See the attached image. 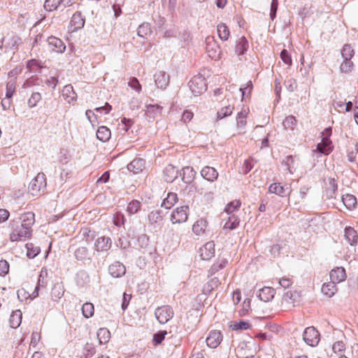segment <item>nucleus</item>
Listing matches in <instances>:
<instances>
[{
  "mask_svg": "<svg viewBox=\"0 0 358 358\" xmlns=\"http://www.w3.org/2000/svg\"><path fill=\"white\" fill-rule=\"evenodd\" d=\"M62 96L69 103L74 102L77 99V94L74 92L71 85L64 86L62 90Z\"/></svg>",
  "mask_w": 358,
  "mask_h": 358,
  "instance_id": "25",
  "label": "nucleus"
},
{
  "mask_svg": "<svg viewBox=\"0 0 358 358\" xmlns=\"http://www.w3.org/2000/svg\"><path fill=\"white\" fill-rule=\"evenodd\" d=\"M48 275V269L45 267H43L38 275V283L35 287L34 291L32 292L31 295L33 299L38 296V289L40 287L45 288L47 286Z\"/></svg>",
  "mask_w": 358,
  "mask_h": 358,
  "instance_id": "10",
  "label": "nucleus"
},
{
  "mask_svg": "<svg viewBox=\"0 0 358 358\" xmlns=\"http://www.w3.org/2000/svg\"><path fill=\"white\" fill-rule=\"evenodd\" d=\"M149 238L145 234L140 235L137 238V245L141 248H146L148 246Z\"/></svg>",
  "mask_w": 358,
  "mask_h": 358,
  "instance_id": "57",
  "label": "nucleus"
},
{
  "mask_svg": "<svg viewBox=\"0 0 358 358\" xmlns=\"http://www.w3.org/2000/svg\"><path fill=\"white\" fill-rule=\"evenodd\" d=\"M285 85L287 90L289 92H294L297 87L295 80L289 78L285 81Z\"/></svg>",
  "mask_w": 358,
  "mask_h": 358,
  "instance_id": "64",
  "label": "nucleus"
},
{
  "mask_svg": "<svg viewBox=\"0 0 358 358\" xmlns=\"http://www.w3.org/2000/svg\"><path fill=\"white\" fill-rule=\"evenodd\" d=\"M155 315L160 324H166L173 317V310L170 306H163L155 309Z\"/></svg>",
  "mask_w": 358,
  "mask_h": 358,
  "instance_id": "5",
  "label": "nucleus"
},
{
  "mask_svg": "<svg viewBox=\"0 0 358 358\" xmlns=\"http://www.w3.org/2000/svg\"><path fill=\"white\" fill-rule=\"evenodd\" d=\"M156 85L161 89H165L169 83V76L164 71L157 72L155 76Z\"/></svg>",
  "mask_w": 358,
  "mask_h": 358,
  "instance_id": "14",
  "label": "nucleus"
},
{
  "mask_svg": "<svg viewBox=\"0 0 358 358\" xmlns=\"http://www.w3.org/2000/svg\"><path fill=\"white\" fill-rule=\"evenodd\" d=\"M167 334L166 331H159L153 336V342L155 345L160 344L164 339L166 335Z\"/></svg>",
  "mask_w": 358,
  "mask_h": 358,
  "instance_id": "58",
  "label": "nucleus"
},
{
  "mask_svg": "<svg viewBox=\"0 0 358 358\" xmlns=\"http://www.w3.org/2000/svg\"><path fill=\"white\" fill-rule=\"evenodd\" d=\"M325 133L327 136L323 138L322 143L317 144L316 150H313V152L317 151L321 154L327 155L332 151L331 141L329 138L331 133V129L327 128Z\"/></svg>",
  "mask_w": 358,
  "mask_h": 358,
  "instance_id": "8",
  "label": "nucleus"
},
{
  "mask_svg": "<svg viewBox=\"0 0 358 358\" xmlns=\"http://www.w3.org/2000/svg\"><path fill=\"white\" fill-rule=\"evenodd\" d=\"M201 176L209 182H214L217 179L218 172L215 168L206 166L201 169Z\"/></svg>",
  "mask_w": 358,
  "mask_h": 358,
  "instance_id": "18",
  "label": "nucleus"
},
{
  "mask_svg": "<svg viewBox=\"0 0 358 358\" xmlns=\"http://www.w3.org/2000/svg\"><path fill=\"white\" fill-rule=\"evenodd\" d=\"M141 202L137 200L131 201L127 206V211L130 215L136 213L141 208Z\"/></svg>",
  "mask_w": 358,
  "mask_h": 358,
  "instance_id": "49",
  "label": "nucleus"
},
{
  "mask_svg": "<svg viewBox=\"0 0 358 358\" xmlns=\"http://www.w3.org/2000/svg\"><path fill=\"white\" fill-rule=\"evenodd\" d=\"M96 352L95 348L91 343H87L84 348V355L86 358L92 357Z\"/></svg>",
  "mask_w": 358,
  "mask_h": 358,
  "instance_id": "59",
  "label": "nucleus"
},
{
  "mask_svg": "<svg viewBox=\"0 0 358 358\" xmlns=\"http://www.w3.org/2000/svg\"><path fill=\"white\" fill-rule=\"evenodd\" d=\"M303 339L307 345L315 347L320 341V334L315 327H309L304 330Z\"/></svg>",
  "mask_w": 358,
  "mask_h": 358,
  "instance_id": "7",
  "label": "nucleus"
},
{
  "mask_svg": "<svg viewBox=\"0 0 358 358\" xmlns=\"http://www.w3.org/2000/svg\"><path fill=\"white\" fill-rule=\"evenodd\" d=\"M74 256L78 261H91L92 257L89 250L86 247H78L74 252Z\"/></svg>",
  "mask_w": 358,
  "mask_h": 358,
  "instance_id": "23",
  "label": "nucleus"
},
{
  "mask_svg": "<svg viewBox=\"0 0 358 358\" xmlns=\"http://www.w3.org/2000/svg\"><path fill=\"white\" fill-rule=\"evenodd\" d=\"M345 238L350 245H355L357 243V232L351 227L345 228Z\"/></svg>",
  "mask_w": 358,
  "mask_h": 358,
  "instance_id": "26",
  "label": "nucleus"
},
{
  "mask_svg": "<svg viewBox=\"0 0 358 358\" xmlns=\"http://www.w3.org/2000/svg\"><path fill=\"white\" fill-rule=\"evenodd\" d=\"M275 289L271 287H264L260 289L257 296L261 301L268 302L271 301L275 295Z\"/></svg>",
  "mask_w": 358,
  "mask_h": 358,
  "instance_id": "22",
  "label": "nucleus"
},
{
  "mask_svg": "<svg viewBox=\"0 0 358 358\" xmlns=\"http://www.w3.org/2000/svg\"><path fill=\"white\" fill-rule=\"evenodd\" d=\"M64 293V287L62 284L56 283L54 285L51 291L52 299L55 301H58L62 297Z\"/></svg>",
  "mask_w": 358,
  "mask_h": 358,
  "instance_id": "35",
  "label": "nucleus"
},
{
  "mask_svg": "<svg viewBox=\"0 0 358 358\" xmlns=\"http://www.w3.org/2000/svg\"><path fill=\"white\" fill-rule=\"evenodd\" d=\"M189 208L183 206L175 209L171 215V221L173 224L185 222L188 217Z\"/></svg>",
  "mask_w": 358,
  "mask_h": 358,
  "instance_id": "9",
  "label": "nucleus"
},
{
  "mask_svg": "<svg viewBox=\"0 0 358 358\" xmlns=\"http://www.w3.org/2000/svg\"><path fill=\"white\" fill-rule=\"evenodd\" d=\"M234 110V106L228 104L221 108L217 113V120H221L231 115Z\"/></svg>",
  "mask_w": 358,
  "mask_h": 358,
  "instance_id": "39",
  "label": "nucleus"
},
{
  "mask_svg": "<svg viewBox=\"0 0 358 358\" xmlns=\"http://www.w3.org/2000/svg\"><path fill=\"white\" fill-rule=\"evenodd\" d=\"M41 100V95L39 92H33L28 100V106L34 108Z\"/></svg>",
  "mask_w": 358,
  "mask_h": 358,
  "instance_id": "56",
  "label": "nucleus"
},
{
  "mask_svg": "<svg viewBox=\"0 0 358 358\" xmlns=\"http://www.w3.org/2000/svg\"><path fill=\"white\" fill-rule=\"evenodd\" d=\"M178 176V170L171 164L166 166L164 171V178L166 182H172Z\"/></svg>",
  "mask_w": 358,
  "mask_h": 358,
  "instance_id": "21",
  "label": "nucleus"
},
{
  "mask_svg": "<svg viewBox=\"0 0 358 358\" xmlns=\"http://www.w3.org/2000/svg\"><path fill=\"white\" fill-rule=\"evenodd\" d=\"M353 68V62L351 59H343L340 66V71L344 73H350Z\"/></svg>",
  "mask_w": 358,
  "mask_h": 358,
  "instance_id": "53",
  "label": "nucleus"
},
{
  "mask_svg": "<svg viewBox=\"0 0 358 358\" xmlns=\"http://www.w3.org/2000/svg\"><path fill=\"white\" fill-rule=\"evenodd\" d=\"M182 180L186 184H191L196 174L192 167L185 166L182 169Z\"/></svg>",
  "mask_w": 358,
  "mask_h": 358,
  "instance_id": "24",
  "label": "nucleus"
},
{
  "mask_svg": "<svg viewBox=\"0 0 358 358\" xmlns=\"http://www.w3.org/2000/svg\"><path fill=\"white\" fill-rule=\"evenodd\" d=\"M145 166V162L142 159H135L130 164L127 165V169L129 171L134 173H137L141 171Z\"/></svg>",
  "mask_w": 358,
  "mask_h": 358,
  "instance_id": "29",
  "label": "nucleus"
},
{
  "mask_svg": "<svg viewBox=\"0 0 358 358\" xmlns=\"http://www.w3.org/2000/svg\"><path fill=\"white\" fill-rule=\"evenodd\" d=\"M62 0H45L44 3V8L48 11L56 10L62 3Z\"/></svg>",
  "mask_w": 358,
  "mask_h": 358,
  "instance_id": "42",
  "label": "nucleus"
},
{
  "mask_svg": "<svg viewBox=\"0 0 358 358\" xmlns=\"http://www.w3.org/2000/svg\"><path fill=\"white\" fill-rule=\"evenodd\" d=\"M22 314L20 310L13 311L9 318L10 327L16 329L20 326L22 322Z\"/></svg>",
  "mask_w": 358,
  "mask_h": 358,
  "instance_id": "28",
  "label": "nucleus"
},
{
  "mask_svg": "<svg viewBox=\"0 0 358 358\" xmlns=\"http://www.w3.org/2000/svg\"><path fill=\"white\" fill-rule=\"evenodd\" d=\"M206 227V221L200 220L193 224L192 231L195 234L199 236L204 232Z\"/></svg>",
  "mask_w": 358,
  "mask_h": 358,
  "instance_id": "41",
  "label": "nucleus"
},
{
  "mask_svg": "<svg viewBox=\"0 0 358 358\" xmlns=\"http://www.w3.org/2000/svg\"><path fill=\"white\" fill-rule=\"evenodd\" d=\"M46 178L43 173H39L30 182L29 185V192L33 196H37L43 192L46 187Z\"/></svg>",
  "mask_w": 358,
  "mask_h": 358,
  "instance_id": "2",
  "label": "nucleus"
},
{
  "mask_svg": "<svg viewBox=\"0 0 358 358\" xmlns=\"http://www.w3.org/2000/svg\"><path fill=\"white\" fill-rule=\"evenodd\" d=\"M355 55L354 49L350 44H345L341 50V55L343 59H352Z\"/></svg>",
  "mask_w": 358,
  "mask_h": 358,
  "instance_id": "40",
  "label": "nucleus"
},
{
  "mask_svg": "<svg viewBox=\"0 0 358 358\" xmlns=\"http://www.w3.org/2000/svg\"><path fill=\"white\" fill-rule=\"evenodd\" d=\"M278 1L272 0L271 3L270 17L272 20L276 17V13L278 10Z\"/></svg>",
  "mask_w": 358,
  "mask_h": 358,
  "instance_id": "63",
  "label": "nucleus"
},
{
  "mask_svg": "<svg viewBox=\"0 0 358 358\" xmlns=\"http://www.w3.org/2000/svg\"><path fill=\"white\" fill-rule=\"evenodd\" d=\"M288 187L281 185L280 182L272 183L268 187L269 193L275 194L280 196H285Z\"/></svg>",
  "mask_w": 358,
  "mask_h": 358,
  "instance_id": "27",
  "label": "nucleus"
},
{
  "mask_svg": "<svg viewBox=\"0 0 358 358\" xmlns=\"http://www.w3.org/2000/svg\"><path fill=\"white\" fill-rule=\"evenodd\" d=\"M9 264L6 260H0V275L3 276L8 273Z\"/></svg>",
  "mask_w": 358,
  "mask_h": 358,
  "instance_id": "62",
  "label": "nucleus"
},
{
  "mask_svg": "<svg viewBox=\"0 0 358 358\" xmlns=\"http://www.w3.org/2000/svg\"><path fill=\"white\" fill-rule=\"evenodd\" d=\"M338 185L334 178H329V187L327 190L328 197L333 198L335 196V193L337 191Z\"/></svg>",
  "mask_w": 358,
  "mask_h": 358,
  "instance_id": "48",
  "label": "nucleus"
},
{
  "mask_svg": "<svg viewBox=\"0 0 358 358\" xmlns=\"http://www.w3.org/2000/svg\"><path fill=\"white\" fill-rule=\"evenodd\" d=\"M15 86H16V81L15 79H10L6 84V96L8 98H12L13 94L15 92Z\"/></svg>",
  "mask_w": 358,
  "mask_h": 358,
  "instance_id": "51",
  "label": "nucleus"
},
{
  "mask_svg": "<svg viewBox=\"0 0 358 358\" xmlns=\"http://www.w3.org/2000/svg\"><path fill=\"white\" fill-rule=\"evenodd\" d=\"M222 340V335L220 331H210L209 336L206 338V342L208 347L211 348H217Z\"/></svg>",
  "mask_w": 358,
  "mask_h": 358,
  "instance_id": "12",
  "label": "nucleus"
},
{
  "mask_svg": "<svg viewBox=\"0 0 358 358\" xmlns=\"http://www.w3.org/2000/svg\"><path fill=\"white\" fill-rule=\"evenodd\" d=\"M227 260L223 259L220 260V262L214 264L210 268L208 273L209 275H213L215 273H217L219 270L224 268L227 264Z\"/></svg>",
  "mask_w": 358,
  "mask_h": 358,
  "instance_id": "46",
  "label": "nucleus"
},
{
  "mask_svg": "<svg viewBox=\"0 0 358 358\" xmlns=\"http://www.w3.org/2000/svg\"><path fill=\"white\" fill-rule=\"evenodd\" d=\"M27 68L31 72L37 73L40 71L41 66L36 59H32L27 62Z\"/></svg>",
  "mask_w": 358,
  "mask_h": 358,
  "instance_id": "54",
  "label": "nucleus"
},
{
  "mask_svg": "<svg viewBox=\"0 0 358 358\" xmlns=\"http://www.w3.org/2000/svg\"><path fill=\"white\" fill-rule=\"evenodd\" d=\"M280 58L283 61V62L287 65L292 64V58L291 55H289V52L283 49L280 52Z\"/></svg>",
  "mask_w": 358,
  "mask_h": 358,
  "instance_id": "61",
  "label": "nucleus"
},
{
  "mask_svg": "<svg viewBox=\"0 0 358 358\" xmlns=\"http://www.w3.org/2000/svg\"><path fill=\"white\" fill-rule=\"evenodd\" d=\"M152 33L151 26L148 22H143L137 29V34L139 37L145 38Z\"/></svg>",
  "mask_w": 358,
  "mask_h": 358,
  "instance_id": "33",
  "label": "nucleus"
},
{
  "mask_svg": "<svg viewBox=\"0 0 358 358\" xmlns=\"http://www.w3.org/2000/svg\"><path fill=\"white\" fill-rule=\"evenodd\" d=\"M206 52L212 59L217 60L220 58V48L213 36H208L206 38Z\"/></svg>",
  "mask_w": 358,
  "mask_h": 358,
  "instance_id": "4",
  "label": "nucleus"
},
{
  "mask_svg": "<svg viewBox=\"0 0 358 358\" xmlns=\"http://www.w3.org/2000/svg\"><path fill=\"white\" fill-rule=\"evenodd\" d=\"M26 248L27 249V256L29 259H34L36 257L41 250L38 247H35L33 243H27Z\"/></svg>",
  "mask_w": 358,
  "mask_h": 358,
  "instance_id": "45",
  "label": "nucleus"
},
{
  "mask_svg": "<svg viewBox=\"0 0 358 358\" xmlns=\"http://www.w3.org/2000/svg\"><path fill=\"white\" fill-rule=\"evenodd\" d=\"M342 201L348 208H354L357 204V199L352 194H348L345 196H343Z\"/></svg>",
  "mask_w": 358,
  "mask_h": 358,
  "instance_id": "43",
  "label": "nucleus"
},
{
  "mask_svg": "<svg viewBox=\"0 0 358 358\" xmlns=\"http://www.w3.org/2000/svg\"><path fill=\"white\" fill-rule=\"evenodd\" d=\"M250 324L245 321H240L232 326L233 330H246L250 329Z\"/></svg>",
  "mask_w": 358,
  "mask_h": 358,
  "instance_id": "60",
  "label": "nucleus"
},
{
  "mask_svg": "<svg viewBox=\"0 0 358 358\" xmlns=\"http://www.w3.org/2000/svg\"><path fill=\"white\" fill-rule=\"evenodd\" d=\"M336 292V284L331 281L324 283L322 287V292L329 297L334 296Z\"/></svg>",
  "mask_w": 358,
  "mask_h": 358,
  "instance_id": "30",
  "label": "nucleus"
},
{
  "mask_svg": "<svg viewBox=\"0 0 358 358\" xmlns=\"http://www.w3.org/2000/svg\"><path fill=\"white\" fill-rule=\"evenodd\" d=\"M294 158L292 156H287L282 162V165L285 166L286 171H287L289 173H293V168H294Z\"/></svg>",
  "mask_w": 358,
  "mask_h": 358,
  "instance_id": "50",
  "label": "nucleus"
},
{
  "mask_svg": "<svg viewBox=\"0 0 358 358\" xmlns=\"http://www.w3.org/2000/svg\"><path fill=\"white\" fill-rule=\"evenodd\" d=\"M110 129L105 126L99 127L96 131L97 138L102 142L108 141L110 138Z\"/></svg>",
  "mask_w": 358,
  "mask_h": 358,
  "instance_id": "34",
  "label": "nucleus"
},
{
  "mask_svg": "<svg viewBox=\"0 0 358 358\" xmlns=\"http://www.w3.org/2000/svg\"><path fill=\"white\" fill-rule=\"evenodd\" d=\"M190 90L195 95L200 94L207 90V84L204 76L201 74L194 76L189 82Z\"/></svg>",
  "mask_w": 358,
  "mask_h": 358,
  "instance_id": "3",
  "label": "nucleus"
},
{
  "mask_svg": "<svg viewBox=\"0 0 358 358\" xmlns=\"http://www.w3.org/2000/svg\"><path fill=\"white\" fill-rule=\"evenodd\" d=\"M85 20L83 17L81 13L76 12L74 13L71 20V31H76L84 27Z\"/></svg>",
  "mask_w": 358,
  "mask_h": 358,
  "instance_id": "15",
  "label": "nucleus"
},
{
  "mask_svg": "<svg viewBox=\"0 0 358 358\" xmlns=\"http://www.w3.org/2000/svg\"><path fill=\"white\" fill-rule=\"evenodd\" d=\"M248 112L246 110L240 111L236 117V124L238 128H243L246 124Z\"/></svg>",
  "mask_w": 358,
  "mask_h": 358,
  "instance_id": "44",
  "label": "nucleus"
},
{
  "mask_svg": "<svg viewBox=\"0 0 358 358\" xmlns=\"http://www.w3.org/2000/svg\"><path fill=\"white\" fill-rule=\"evenodd\" d=\"M108 272L114 278H120L125 274L126 268L123 264L115 262L109 266Z\"/></svg>",
  "mask_w": 358,
  "mask_h": 358,
  "instance_id": "13",
  "label": "nucleus"
},
{
  "mask_svg": "<svg viewBox=\"0 0 358 358\" xmlns=\"http://www.w3.org/2000/svg\"><path fill=\"white\" fill-rule=\"evenodd\" d=\"M177 200L178 196L176 193L169 192L162 203V207H164L166 209H169L173 206Z\"/></svg>",
  "mask_w": 358,
  "mask_h": 358,
  "instance_id": "32",
  "label": "nucleus"
},
{
  "mask_svg": "<svg viewBox=\"0 0 358 358\" xmlns=\"http://www.w3.org/2000/svg\"><path fill=\"white\" fill-rule=\"evenodd\" d=\"M239 222L240 220L237 216L231 215L224 225V229L233 230L238 226Z\"/></svg>",
  "mask_w": 358,
  "mask_h": 358,
  "instance_id": "38",
  "label": "nucleus"
},
{
  "mask_svg": "<svg viewBox=\"0 0 358 358\" xmlns=\"http://www.w3.org/2000/svg\"><path fill=\"white\" fill-rule=\"evenodd\" d=\"M15 220L17 224H21V227L25 228V229H24L23 231L24 233L20 231V233L22 234H22H24L23 236H25L27 234H32L31 227L35 222V214L34 213H24L18 216L17 217H15Z\"/></svg>",
  "mask_w": 358,
  "mask_h": 358,
  "instance_id": "1",
  "label": "nucleus"
},
{
  "mask_svg": "<svg viewBox=\"0 0 358 358\" xmlns=\"http://www.w3.org/2000/svg\"><path fill=\"white\" fill-rule=\"evenodd\" d=\"M163 212L161 210L151 211L148 214L149 224L154 228L159 227L163 222Z\"/></svg>",
  "mask_w": 358,
  "mask_h": 358,
  "instance_id": "11",
  "label": "nucleus"
},
{
  "mask_svg": "<svg viewBox=\"0 0 358 358\" xmlns=\"http://www.w3.org/2000/svg\"><path fill=\"white\" fill-rule=\"evenodd\" d=\"M248 42L245 36H242L236 45L235 52L238 55H243L248 50Z\"/></svg>",
  "mask_w": 358,
  "mask_h": 358,
  "instance_id": "31",
  "label": "nucleus"
},
{
  "mask_svg": "<svg viewBox=\"0 0 358 358\" xmlns=\"http://www.w3.org/2000/svg\"><path fill=\"white\" fill-rule=\"evenodd\" d=\"M241 206V202L239 201L235 200L227 205L224 208V211L230 215L233 213L235 210H238Z\"/></svg>",
  "mask_w": 358,
  "mask_h": 358,
  "instance_id": "55",
  "label": "nucleus"
},
{
  "mask_svg": "<svg viewBox=\"0 0 358 358\" xmlns=\"http://www.w3.org/2000/svg\"><path fill=\"white\" fill-rule=\"evenodd\" d=\"M296 120L294 116L293 115H289L287 116L285 120L283 121V127L286 129H294V126L296 124Z\"/></svg>",
  "mask_w": 358,
  "mask_h": 358,
  "instance_id": "52",
  "label": "nucleus"
},
{
  "mask_svg": "<svg viewBox=\"0 0 358 358\" xmlns=\"http://www.w3.org/2000/svg\"><path fill=\"white\" fill-rule=\"evenodd\" d=\"M12 231L10 234V240L12 242H17L25 240L26 238H29L31 236V234H27L25 236L22 235L20 231L24 233L23 231L25 229L23 227H21V224H17L15 222V220L13 219L12 222L10 223Z\"/></svg>",
  "mask_w": 358,
  "mask_h": 358,
  "instance_id": "6",
  "label": "nucleus"
},
{
  "mask_svg": "<svg viewBox=\"0 0 358 358\" xmlns=\"http://www.w3.org/2000/svg\"><path fill=\"white\" fill-rule=\"evenodd\" d=\"M82 312L85 317L90 318L94 315V305L88 302L84 303L82 307Z\"/></svg>",
  "mask_w": 358,
  "mask_h": 358,
  "instance_id": "47",
  "label": "nucleus"
},
{
  "mask_svg": "<svg viewBox=\"0 0 358 358\" xmlns=\"http://www.w3.org/2000/svg\"><path fill=\"white\" fill-rule=\"evenodd\" d=\"M217 31L219 38L222 41H227L229 38L230 31L228 27L224 23H220L217 26Z\"/></svg>",
  "mask_w": 358,
  "mask_h": 358,
  "instance_id": "36",
  "label": "nucleus"
},
{
  "mask_svg": "<svg viewBox=\"0 0 358 358\" xmlns=\"http://www.w3.org/2000/svg\"><path fill=\"white\" fill-rule=\"evenodd\" d=\"M329 276L331 282L338 284L345 280L346 278L345 271L343 267H337L331 271Z\"/></svg>",
  "mask_w": 358,
  "mask_h": 358,
  "instance_id": "17",
  "label": "nucleus"
},
{
  "mask_svg": "<svg viewBox=\"0 0 358 358\" xmlns=\"http://www.w3.org/2000/svg\"><path fill=\"white\" fill-rule=\"evenodd\" d=\"M110 333L106 328H100L97 331V338L101 345L106 344L109 341Z\"/></svg>",
  "mask_w": 358,
  "mask_h": 358,
  "instance_id": "37",
  "label": "nucleus"
},
{
  "mask_svg": "<svg viewBox=\"0 0 358 358\" xmlns=\"http://www.w3.org/2000/svg\"><path fill=\"white\" fill-rule=\"evenodd\" d=\"M111 240L108 237L98 238L94 244V248L98 252L108 251L111 247Z\"/></svg>",
  "mask_w": 358,
  "mask_h": 358,
  "instance_id": "19",
  "label": "nucleus"
},
{
  "mask_svg": "<svg viewBox=\"0 0 358 358\" xmlns=\"http://www.w3.org/2000/svg\"><path fill=\"white\" fill-rule=\"evenodd\" d=\"M215 254V244L213 242L206 243L200 249V256L203 260H209L214 256Z\"/></svg>",
  "mask_w": 358,
  "mask_h": 358,
  "instance_id": "16",
  "label": "nucleus"
},
{
  "mask_svg": "<svg viewBox=\"0 0 358 358\" xmlns=\"http://www.w3.org/2000/svg\"><path fill=\"white\" fill-rule=\"evenodd\" d=\"M48 45L52 47V50L57 52H63L66 49V45L64 42L55 36L48 37L47 39Z\"/></svg>",
  "mask_w": 358,
  "mask_h": 358,
  "instance_id": "20",
  "label": "nucleus"
}]
</instances>
